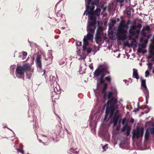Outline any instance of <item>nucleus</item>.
Listing matches in <instances>:
<instances>
[{
    "label": "nucleus",
    "mask_w": 154,
    "mask_h": 154,
    "mask_svg": "<svg viewBox=\"0 0 154 154\" xmlns=\"http://www.w3.org/2000/svg\"><path fill=\"white\" fill-rule=\"evenodd\" d=\"M113 92H110L109 95L107 97L108 100L107 103L103 106L102 110H104L106 107L104 120H107L109 115L115 113L117 109L118 106L117 104L118 100L117 98L114 99L113 97Z\"/></svg>",
    "instance_id": "obj_1"
},
{
    "label": "nucleus",
    "mask_w": 154,
    "mask_h": 154,
    "mask_svg": "<svg viewBox=\"0 0 154 154\" xmlns=\"http://www.w3.org/2000/svg\"><path fill=\"white\" fill-rule=\"evenodd\" d=\"M121 117V115L119 113V110H117L115 113L109 115V117L111 118L110 122L113 123L114 126H116V130L117 131L120 130L121 124L122 123L123 126L121 129V131L125 132V117L122 120L120 119Z\"/></svg>",
    "instance_id": "obj_2"
},
{
    "label": "nucleus",
    "mask_w": 154,
    "mask_h": 154,
    "mask_svg": "<svg viewBox=\"0 0 154 154\" xmlns=\"http://www.w3.org/2000/svg\"><path fill=\"white\" fill-rule=\"evenodd\" d=\"M114 30H117L115 32V34L116 36V38L118 40H122L125 39V21L123 25H122L121 23H119L118 27H115Z\"/></svg>",
    "instance_id": "obj_3"
},
{
    "label": "nucleus",
    "mask_w": 154,
    "mask_h": 154,
    "mask_svg": "<svg viewBox=\"0 0 154 154\" xmlns=\"http://www.w3.org/2000/svg\"><path fill=\"white\" fill-rule=\"evenodd\" d=\"M30 68L29 63H27L22 66H17L16 69L15 75L16 77L19 79H24V73Z\"/></svg>",
    "instance_id": "obj_4"
},
{
    "label": "nucleus",
    "mask_w": 154,
    "mask_h": 154,
    "mask_svg": "<svg viewBox=\"0 0 154 154\" xmlns=\"http://www.w3.org/2000/svg\"><path fill=\"white\" fill-rule=\"evenodd\" d=\"M109 68V67L107 65L103 66V64H100L98 68L94 72V75L95 76L98 77L100 75L102 72H104V71H106V72L107 74H110V72L108 70Z\"/></svg>",
    "instance_id": "obj_5"
},
{
    "label": "nucleus",
    "mask_w": 154,
    "mask_h": 154,
    "mask_svg": "<svg viewBox=\"0 0 154 154\" xmlns=\"http://www.w3.org/2000/svg\"><path fill=\"white\" fill-rule=\"evenodd\" d=\"M144 131L143 127H142L140 128L138 127H137L136 130H133L132 131V139L134 140L135 138L138 139L140 138H142L143 137Z\"/></svg>",
    "instance_id": "obj_6"
},
{
    "label": "nucleus",
    "mask_w": 154,
    "mask_h": 154,
    "mask_svg": "<svg viewBox=\"0 0 154 154\" xmlns=\"http://www.w3.org/2000/svg\"><path fill=\"white\" fill-rule=\"evenodd\" d=\"M108 87V84L107 83H105L103 85V87L101 90V93L103 94V99L101 100V102L103 103H104L107 100V97L109 95V92L112 93L113 92V90L107 92L106 90Z\"/></svg>",
    "instance_id": "obj_7"
},
{
    "label": "nucleus",
    "mask_w": 154,
    "mask_h": 154,
    "mask_svg": "<svg viewBox=\"0 0 154 154\" xmlns=\"http://www.w3.org/2000/svg\"><path fill=\"white\" fill-rule=\"evenodd\" d=\"M86 14V16H88V20L91 21H95L97 19V16L93 12L89 13L88 11L86 10L84 13V15Z\"/></svg>",
    "instance_id": "obj_8"
},
{
    "label": "nucleus",
    "mask_w": 154,
    "mask_h": 154,
    "mask_svg": "<svg viewBox=\"0 0 154 154\" xmlns=\"http://www.w3.org/2000/svg\"><path fill=\"white\" fill-rule=\"evenodd\" d=\"M57 85H53L51 86L53 87V91H52L51 94V97L53 98L54 97V95H57L60 94L61 93V90L59 86L57 88L56 86Z\"/></svg>",
    "instance_id": "obj_9"
},
{
    "label": "nucleus",
    "mask_w": 154,
    "mask_h": 154,
    "mask_svg": "<svg viewBox=\"0 0 154 154\" xmlns=\"http://www.w3.org/2000/svg\"><path fill=\"white\" fill-rule=\"evenodd\" d=\"M99 135L101 137H103L105 139H108L110 137V135L108 133V130L101 131L99 133Z\"/></svg>",
    "instance_id": "obj_10"
},
{
    "label": "nucleus",
    "mask_w": 154,
    "mask_h": 154,
    "mask_svg": "<svg viewBox=\"0 0 154 154\" xmlns=\"http://www.w3.org/2000/svg\"><path fill=\"white\" fill-rule=\"evenodd\" d=\"M94 117L96 116V115H94L92 114H91L89 119L90 127H91V129H94L96 128L97 124V123L96 121L94 122H92L94 118Z\"/></svg>",
    "instance_id": "obj_11"
},
{
    "label": "nucleus",
    "mask_w": 154,
    "mask_h": 154,
    "mask_svg": "<svg viewBox=\"0 0 154 154\" xmlns=\"http://www.w3.org/2000/svg\"><path fill=\"white\" fill-rule=\"evenodd\" d=\"M57 134L56 133V131H53L51 132L50 131H48L47 135H42V136L44 137H46L48 139H50L51 138L52 139L55 137L57 138Z\"/></svg>",
    "instance_id": "obj_12"
},
{
    "label": "nucleus",
    "mask_w": 154,
    "mask_h": 154,
    "mask_svg": "<svg viewBox=\"0 0 154 154\" xmlns=\"http://www.w3.org/2000/svg\"><path fill=\"white\" fill-rule=\"evenodd\" d=\"M37 68L41 69L42 68V63L41 60V56L40 54H38L35 60Z\"/></svg>",
    "instance_id": "obj_13"
},
{
    "label": "nucleus",
    "mask_w": 154,
    "mask_h": 154,
    "mask_svg": "<svg viewBox=\"0 0 154 154\" xmlns=\"http://www.w3.org/2000/svg\"><path fill=\"white\" fill-rule=\"evenodd\" d=\"M97 88L100 85L105 83L106 81L105 78H100L99 79L98 78H97Z\"/></svg>",
    "instance_id": "obj_14"
},
{
    "label": "nucleus",
    "mask_w": 154,
    "mask_h": 154,
    "mask_svg": "<svg viewBox=\"0 0 154 154\" xmlns=\"http://www.w3.org/2000/svg\"><path fill=\"white\" fill-rule=\"evenodd\" d=\"M50 83L51 86H52L53 85H57V82L56 80V78L53 75H50Z\"/></svg>",
    "instance_id": "obj_15"
},
{
    "label": "nucleus",
    "mask_w": 154,
    "mask_h": 154,
    "mask_svg": "<svg viewBox=\"0 0 154 154\" xmlns=\"http://www.w3.org/2000/svg\"><path fill=\"white\" fill-rule=\"evenodd\" d=\"M129 35L128 36L129 39H133L134 41H135L134 38H132V37L135 34V32L133 30H132L131 29H130L129 31Z\"/></svg>",
    "instance_id": "obj_16"
},
{
    "label": "nucleus",
    "mask_w": 154,
    "mask_h": 154,
    "mask_svg": "<svg viewBox=\"0 0 154 154\" xmlns=\"http://www.w3.org/2000/svg\"><path fill=\"white\" fill-rule=\"evenodd\" d=\"M91 3H85V7L86 8V10L88 11L89 12L90 11H93L95 8V7L94 6H90V5Z\"/></svg>",
    "instance_id": "obj_17"
},
{
    "label": "nucleus",
    "mask_w": 154,
    "mask_h": 154,
    "mask_svg": "<svg viewBox=\"0 0 154 154\" xmlns=\"http://www.w3.org/2000/svg\"><path fill=\"white\" fill-rule=\"evenodd\" d=\"M59 131L56 133L57 134V136L58 135L60 137L63 138L64 136L65 131H63V129L60 127H59Z\"/></svg>",
    "instance_id": "obj_18"
},
{
    "label": "nucleus",
    "mask_w": 154,
    "mask_h": 154,
    "mask_svg": "<svg viewBox=\"0 0 154 154\" xmlns=\"http://www.w3.org/2000/svg\"><path fill=\"white\" fill-rule=\"evenodd\" d=\"M133 77L136 79L138 80L139 79V77L138 73L137 72V70L135 69H133Z\"/></svg>",
    "instance_id": "obj_19"
},
{
    "label": "nucleus",
    "mask_w": 154,
    "mask_h": 154,
    "mask_svg": "<svg viewBox=\"0 0 154 154\" xmlns=\"http://www.w3.org/2000/svg\"><path fill=\"white\" fill-rule=\"evenodd\" d=\"M127 120L126 118V134L127 136H128L130 134L131 127L130 126L128 125L127 123Z\"/></svg>",
    "instance_id": "obj_20"
},
{
    "label": "nucleus",
    "mask_w": 154,
    "mask_h": 154,
    "mask_svg": "<svg viewBox=\"0 0 154 154\" xmlns=\"http://www.w3.org/2000/svg\"><path fill=\"white\" fill-rule=\"evenodd\" d=\"M87 27H93L94 28V29H95L96 28V26L95 25V23H94V21L88 20Z\"/></svg>",
    "instance_id": "obj_21"
},
{
    "label": "nucleus",
    "mask_w": 154,
    "mask_h": 154,
    "mask_svg": "<svg viewBox=\"0 0 154 154\" xmlns=\"http://www.w3.org/2000/svg\"><path fill=\"white\" fill-rule=\"evenodd\" d=\"M33 71V69H32L30 71H27L26 72V78L29 79L31 78Z\"/></svg>",
    "instance_id": "obj_22"
},
{
    "label": "nucleus",
    "mask_w": 154,
    "mask_h": 154,
    "mask_svg": "<svg viewBox=\"0 0 154 154\" xmlns=\"http://www.w3.org/2000/svg\"><path fill=\"white\" fill-rule=\"evenodd\" d=\"M141 89L142 90L145 97H149V91L147 87L141 88Z\"/></svg>",
    "instance_id": "obj_23"
},
{
    "label": "nucleus",
    "mask_w": 154,
    "mask_h": 154,
    "mask_svg": "<svg viewBox=\"0 0 154 154\" xmlns=\"http://www.w3.org/2000/svg\"><path fill=\"white\" fill-rule=\"evenodd\" d=\"M103 27L102 26H98L96 34L98 35H100L102 32H103Z\"/></svg>",
    "instance_id": "obj_24"
},
{
    "label": "nucleus",
    "mask_w": 154,
    "mask_h": 154,
    "mask_svg": "<svg viewBox=\"0 0 154 154\" xmlns=\"http://www.w3.org/2000/svg\"><path fill=\"white\" fill-rule=\"evenodd\" d=\"M140 80L141 81V89L147 87L146 84V80L143 79L142 78H140Z\"/></svg>",
    "instance_id": "obj_25"
},
{
    "label": "nucleus",
    "mask_w": 154,
    "mask_h": 154,
    "mask_svg": "<svg viewBox=\"0 0 154 154\" xmlns=\"http://www.w3.org/2000/svg\"><path fill=\"white\" fill-rule=\"evenodd\" d=\"M149 54L146 57V58L148 59L147 61H149V59L152 57V56H153V58L151 59V61H154V51H149Z\"/></svg>",
    "instance_id": "obj_26"
},
{
    "label": "nucleus",
    "mask_w": 154,
    "mask_h": 154,
    "mask_svg": "<svg viewBox=\"0 0 154 154\" xmlns=\"http://www.w3.org/2000/svg\"><path fill=\"white\" fill-rule=\"evenodd\" d=\"M144 137L145 142H147L148 141L149 138V133L148 130L146 131Z\"/></svg>",
    "instance_id": "obj_27"
},
{
    "label": "nucleus",
    "mask_w": 154,
    "mask_h": 154,
    "mask_svg": "<svg viewBox=\"0 0 154 154\" xmlns=\"http://www.w3.org/2000/svg\"><path fill=\"white\" fill-rule=\"evenodd\" d=\"M125 39L123 40H118V41L117 43V45L118 46L121 45L122 44H123V49L125 50Z\"/></svg>",
    "instance_id": "obj_28"
},
{
    "label": "nucleus",
    "mask_w": 154,
    "mask_h": 154,
    "mask_svg": "<svg viewBox=\"0 0 154 154\" xmlns=\"http://www.w3.org/2000/svg\"><path fill=\"white\" fill-rule=\"evenodd\" d=\"M119 146L122 149H125V139H124L123 140L121 141Z\"/></svg>",
    "instance_id": "obj_29"
},
{
    "label": "nucleus",
    "mask_w": 154,
    "mask_h": 154,
    "mask_svg": "<svg viewBox=\"0 0 154 154\" xmlns=\"http://www.w3.org/2000/svg\"><path fill=\"white\" fill-rule=\"evenodd\" d=\"M16 66L15 65H12L10 66V73L11 74H13L14 73V70L16 68Z\"/></svg>",
    "instance_id": "obj_30"
},
{
    "label": "nucleus",
    "mask_w": 154,
    "mask_h": 154,
    "mask_svg": "<svg viewBox=\"0 0 154 154\" xmlns=\"http://www.w3.org/2000/svg\"><path fill=\"white\" fill-rule=\"evenodd\" d=\"M101 11V10L100 8H97L93 12L97 16H99L100 15V13Z\"/></svg>",
    "instance_id": "obj_31"
},
{
    "label": "nucleus",
    "mask_w": 154,
    "mask_h": 154,
    "mask_svg": "<svg viewBox=\"0 0 154 154\" xmlns=\"http://www.w3.org/2000/svg\"><path fill=\"white\" fill-rule=\"evenodd\" d=\"M100 35H96L95 38V39L96 40V43L97 44H98L97 41L98 42H101L102 40V37L100 36Z\"/></svg>",
    "instance_id": "obj_32"
},
{
    "label": "nucleus",
    "mask_w": 154,
    "mask_h": 154,
    "mask_svg": "<svg viewBox=\"0 0 154 154\" xmlns=\"http://www.w3.org/2000/svg\"><path fill=\"white\" fill-rule=\"evenodd\" d=\"M95 29L94 28H92V27H87V31L88 32H89L93 34L94 32Z\"/></svg>",
    "instance_id": "obj_33"
},
{
    "label": "nucleus",
    "mask_w": 154,
    "mask_h": 154,
    "mask_svg": "<svg viewBox=\"0 0 154 154\" xmlns=\"http://www.w3.org/2000/svg\"><path fill=\"white\" fill-rule=\"evenodd\" d=\"M86 36L87 38H89V39L91 40L93 37V34L91 33H90L89 32H88L87 35Z\"/></svg>",
    "instance_id": "obj_34"
},
{
    "label": "nucleus",
    "mask_w": 154,
    "mask_h": 154,
    "mask_svg": "<svg viewBox=\"0 0 154 154\" xmlns=\"http://www.w3.org/2000/svg\"><path fill=\"white\" fill-rule=\"evenodd\" d=\"M44 59L46 60H49L51 59V60H50L49 62L48 63V64H50L52 63V59H51V57L49 56H48L47 57H46L45 56H44Z\"/></svg>",
    "instance_id": "obj_35"
},
{
    "label": "nucleus",
    "mask_w": 154,
    "mask_h": 154,
    "mask_svg": "<svg viewBox=\"0 0 154 154\" xmlns=\"http://www.w3.org/2000/svg\"><path fill=\"white\" fill-rule=\"evenodd\" d=\"M137 52L139 53H142V54H144L147 52V51L145 49H142L139 48L137 50Z\"/></svg>",
    "instance_id": "obj_36"
},
{
    "label": "nucleus",
    "mask_w": 154,
    "mask_h": 154,
    "mask_svg": "<svg viewBox=\"0 0 154 154\" xmlns=\"http://www.w3.org/2000/svg\"><path fill=\"white\" fill-rule=\"evenodd\" d=\"M106 71H104V72H101V74L100 75V78H104V76L106 75V74L107 75H109V74H107L106 72Z\"/></svg>",
    "instance_id": "obj_37"
},
{
    "label": "nucleus",
    "mask_w": 154,
    "mask_h": 154,
    "mask_svg": "<svg viewBox=\"0 0 154 154\" xmlns=\"http://www.w3.org/2000/svg\"><path fill=\"white\" fill-rule=\"evenodd\" d=\"M137 108L135 109L134 110H133L132 112H136L137 111H139L140 109L141 108V107L140 106V105H139V102H138L137 103Z\"/></svg>",
    "instance_id": "obj_38"
},
{
    "label": "nucleus",
    "mask_w": 154,
    "mask_h": 154,
    "mask_svg": "<svg viewBox=\"0 0 154 154\" xmlns=\"http://www.w3.org/2000/svg\"><path fill=\"white\" fill-rule=\"evenodd\" d=\"M150 30V28L148 25H146L145 27H143L142 29L143 31H145L146 30L149 31Z\"/></svg>",
    "instance_id": "obj_39"
},
{
    "label": "nucleus",
    "mask_w": 154,
    "mask_h": 154,
    "mask_svg": "<svg viewBox=\"0 0 154 154\" xmlns=\"http://www.w3.org/2000/svg\"><path fill=\"white\" fill-rule=\"evenodd\" d=\"M150 131L151 134L154 136V124L152 125V127L150 129Z\"/></svg>",
    "instance_id": "obj_40"
},
{
    "label": "nucleus",
    "mask_w": 154,
    "mask_h": 154,
    "mask_svg": "<svg viewBox=\"0 0 154 154\" xmlns=\"http://www.w3.org/2000/svg\"><path fill=\"white\" fill-rule=\"evenodd\" d=\"M106 81L110 83L111 82V78L110 76H108L105 77Z\"/></svg>",
    "instance_id": "obj_41"
},
{
    "label": "nucleus",
    "mask_w": 154,
    "mask_h": 154,
    "mask_svg": "<svg viewBox=\"0 0 154 154\" xmlns=\"http://www.w3.org/2000/svg\"><path fill=\"white\" fill-rule=\"evenodd\" d=\"M144 109H147V110H146L145 111V112L146 114H147L149 112L151 109V107H149L148 106L146 105V107L144 108Z\"/></svg>",
    "instance_id": "obj_42"
},
{
    "label": "nucleus",
    "mask_w": 154,
    "mask_h": 154,
    "mask_svg": "<svg viewBox=\"0 0 154 154\" xmlns=\"http://www.w3.org/2000/svg\"><path fill=\"white\" fill-rule=\"evenodd\" d=\"M86 51L88 54L90 53L92 51L94 52V51H93L91 47L88 48Z\"/></svg>",
    "instance_id": "obj_43"
},
{
    "label": "nucleus",
    "mask_w": 154,
    "mask_h": 154,
    "mask_svg": "<svg viewBox=\"0 0 154 154\" xmlns=\"http://www.w3.org/2000/svg\"><path fill=\"white\" fill-rule=\"evenodd\" d=\"M132 9H129V10H128L126 9V13L129 16L131 15V11Z\"/></svg>",
    "instance_id": "obj_44"
},
{
    "label": "nucleus",
    "mask_w": 154,
    "mask_h": 154,
    "mask_svg": "<svg viewBox=\"0 0 154 154\" xmlns=\"http://www.w3.org/2000/svg\"><path fill=\"white\" fill-rule=\"evenodd\" d=\"M131 21L130 20H128L127 21V22L126 23V25H125L126 29L128 27V25L129 24H131Z\"/></svg>",
    "instance_id": "obj_45"
},
{
    "label": "nucleus",
    "mask_w": 154,
    "mask_h": 154,
    "mask_svg": "<svg viewBox=\"0 0 154 154\" xmlns=\"http://www.w3.org/2000/svg\"><path fill=\"white\" fill-rule=\"evenodd\" d=\"M120 19H121V21L120 23H121L122 25H123L124 23V21L125 22V20L123 18V17L122 16L120 17Z\"/></svg>",
    "instance_id": "obj_46"
},
{
    "label": "nucleus",
    "mask_w": 154,
    "mask_h": 154,
    "mask_svg": "<svg viewBox=\"0 0 154 154\" xmlns=\"http://www.w3.org/2000/svg\"><path fill=\"white\" fill-rule=\"evenodd\" d=\"M82 42H81L79 41L76 42V46H80L82 45Z\"/></svg>",
    "instance_id": "obj_47"
},
{
    "label": "nucleus",
    "mask_w": 154,
    "mask_h": 154,
    "mask_svg": "<svg viewBox=\"0 0 154 154\" xmlns=\"http://www.w3.org/2000/svg\"><path fill=\"white\" fill-rule=\"evenodd\" d=\"M91 6H94V5H96L97 6H98L99 5L97 4V3H96V2H93L92 1V2H91Z\"/></svg>",
    "instance_id": "obj_48"
},
{
    "label": "nucleus",
    "mask_w": 154,
    "mask_h": 154,
    "mask_svg": "<svg viewBox=\"0 0 154 154\" xmlns=\"http://www.w3.org/2000/svg\"><path fill=\"white\" fill-rule=\"evenodd\" d=\"M17 150L18 151V152L22 153V154H23L24 153V151L22 149H21L18 148L17 149Z\"/></svg>",
    "instance_id": "obj_49"
},
{
    "label": "nucleus",
    "mask_w": 154,
    "mask_h": 154,
    "mask_svg": "<svg viewBox=\"0 0 154 154\" xmlns=\"http://www.w3.org/2000/svg\"><path fill=\"white\" fill-rule=\"evenodd\" d=\"M94 23H95V25L96 26V24H97L98 26H101L100 25V21L99 20H97L95 21H94Z\"/></svg>",
    "instance_id": "obj_50"
},
{
    "label": "nucleus",
    "mask_w": 154,
    "mask_h": 154,
    "mask_svg": "<svg viewBox=\"0 0 154 154\" xmlns=\"http://www.w3.org/2000/svg\"><path fill=\"white\" fill-rule=\"evenodd\" d=\"M110 21L113 24H115L116 23V21L115 18L114 19H110Z\"/></svg>",
    "instance_id": "obj_51"
},
{
    "label": "nucleus",
    "mask_w": 154,
    "mask_h": 154,
    "mask_svg": "<svg viewBox=\"0 0 154 154\" xmlns=\"http://www.w3.org/2000/svg\"><path fill=\"white\" fill-rule=\"evenodd\" d=\"M137 28V27L136 26V25H131L130 26V28L132 30H135Z\"/></svg>",
    "instance_id": "obj_52"
},
{
    "label": "nucleus",
    "mask_w": 154,
    "mask_h": 154,
    "mask_svg": "<svg viewBox=\"0 0 154 154\" xmlns=\"http://www.w3.org/2000/svg\"><path fill=\"white\" fill-rule=\"evenodd\" d=\"M147 65L148 66V68H150V69L152 67V64L151 63L148 62L147 64Z\"/></svg>",
    "instance_id": "obj_53"
},
{
    "label": "nucleus",
    "mask_w": 154,
    "mask_h": 154,
    "mask_svg": "<svg viewBox=\"0 0 154 154\" xmlns=\"http://www.w3.org/2000/svg\"><path fill=\"white\" fill-rule=\"evenodd\" d=\"M75 150L73 148H71L70 150H69L68 151V152L69 153H71L70 152H72V153H73V152H74V151H75Z\"/></svg>",
    "instance_id": "obj_54"
},
{
    "label": "nucleus",
    "mask_w": 154,
    "mask_h": 154,
    "mask_svg": "<svg viewBox=\"0 0 154 154\" xmlns=\"http://www.w3.org/2000/svg\"><path fill=\"white\" fill-rule=\"evenodd\" d=\"M137 28L140 29L142 27V24L140 23H138L136 25Z\"/></svg>",
    "instance_id": "obj_55"
},
{
    "label": "nucleus",
    "mask_w": 154,
    "mask_h": 154,
    "mask_svg": "<svg viewBox=\"0 0 154 154\" xmlns=\"http://www.w3.org/2000/svg\"><path fill=\"white\" fill-rule=\"evenodd\" d=\"M82 67H80L79 71V73L80 74H83L85 73V71L84 72H82Z\"/></svg>",
    "instance_id": "obj_56"
},
{
    "label": "nucleus",
    "mask_w": 154,
    "mask_h": 154,
    "mask_svg": "<svg viewBox=\"0 0 154 154\" xmlns=\"http://www.w3.org/2000/svg\"><path fill=\"white\" fill-rule=\"evenodd\" d=\"M149 72L147 70L145 72V76L146 77H147L149 75Z\"/></svg>",
    "instance_id": "obj_57"
},
{
    "label": "nucleus",
    "mask_w": 154,
    "mask_h": 154,
    "mask_svg": "<svg viewBox=\"0 0 154 154\" xmlns=\"http://www.w3.org/2000/svg\"><path fill=\"white\" fill-rule=\"evenodd\" d=\"M84 40H85V41L86 42H88V40H90V39H89V38H87L85 35L84 36V38L83 39V41H84Z\"/></svg>",
    "instance_id": "obj_58"
},
{
    "label": "nucleus",
    "mask_w": 154,
    "mask_h": 154,
    "mask_svg": "<svg viewBox=\"0 0 154 154\" xmlns=\"http://www.w3.org/2000/svg\"><path fill=\"white\" fill-rule=\"evenodd\" d=\"M51 51V50H49L48 53L49 54L48 55V56H49L50 57H51V59H52L53 58V57L52 55Z\"/></svg>",
    "instance_id": "obj_59"
},
{
    "label": "nucleus",
    "mask_w": 154,
    "mask_h": 154,
    "mask_svg": "<svg viewBox=\"0 0 154 154\" xmlns=\"http://www.w3.org/2000/svg\"><path fill=\"white\" fill-rule=\"evenodd\" d=\"M108 145V144H106L105 145H104L103 146H102V148L103 149H104V150H106V149H107L108 148V147L107 146Z\"/></svg>",
    "instance_id": "obj_60"
},
{
    "label": "nucleus",
    "mask_w": 154,
    "mask_h": 154,
    "mask_svg": "<svg viewBox=\"0 0 154 154\" xmlns=\"http://www.w3.org/2000/svg\"><path fill=\"white\" fill-rule=\"evenodd\" d=\"M60 10H59L57 13V17H60L61 15V14L60 13Z\"/></svg>",
    "instance_id": "obj_61"
},
{
    "label": "nucleus",
    "mask_w": 154,
    "mask_h": 154,
    "mask_svg": "<svg viewBox=\"0 0 154 154\" xmlns=\"http://www.w3.org/2000/svg\"><path fill=\"white\" fill-rule=\"evenodd\" d=\"M54 97H53V98H52V99H59V96L58 94L57 95H54Z\"/></svg>",
    "instance_id": "obj_62"
},
{
    "label": "nucleus",
    "mask_w": 154,
    "mask_h": 154,
    "mask_svg": "<svg viewBox=\"0 0 154 154\" xmlns=\"http://www.w3.org/2000/svg\"><path fill=\"white\" fill-rule=\"evenodd\" d=\"M89 43L88 42H85V41H83V45L88 46V45Z\"/></svg>",
    "instance_id": "obj_63"
},
{
    "label": "nucleus",
    "mask_w": 154,
    "mask_h": 154,
    "mask_svg": "<svg viewBox=\"0 0 154 154\" xmlns=\"http://www.w3.org/2000/svg\"><path fill=\"white\" fill-rule=\"evenodd\" d=\"M140 33H141V34H142L143 36V37H145L146 36V33L145 32H144V31H142L141 32H140Z\"/></svg>",
    "instance_id": "obj_64"
}]
</instances>
